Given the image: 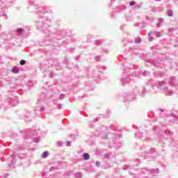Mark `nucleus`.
<instances>
[{
    "instance_id": "1",
    "label": "nucleus",
    "mask_w": 178,
    "mask_h": 178,
    "mask_svg": "<svg viewBox=\"0 0 178 178\" xmlns=\"http://www.w3.org/2000/svg\"><path fill=\"white\" fill-rule=\"evenodd\" d=\"M158 88L164 90L165 95L168 97H172V95H175V92H173V90H168V87L165 86V83H163V81H159Z\"/></svg>"
},
{
    "instance_id": "2",
    "label": "nucleus",
    "mask_w": 178,
    "mask_h": 178,
    "mask_svg": "<svg viewBox=\"0 0 178 178\" xmlns=\"http://www.w3.org/2000/svg\"><path fill=\"white\" fill-rule=\"evenodd\" d=\"M132 77H133V76H131V75H127L126 74H124L122 75V79H120L122 86H124V84H127V83H130V81H131V80H133Z\"/></svg>"
},
{
    "instance_id": "3",
    "label": "nucleus",
    "mask_w": 178,
    "mask_h": 178,
    "mask_svg": "<svg viewBox=\"0 0 178 178\" xmlns=\"http://www.w3.org/2000/svg\"><path fill=\"white\" fill-rule=\"evenodd\" d=\"M40 134H41V131H40V129H38L34 131L33 136L36 137V138H33V143H40Z\"/></svg>"
},
{
    "instance_id": "4",
    "label": "nucleus",
    "mask_w": 178,
    "mask_h": 178,
    "mask_svg": "<svg viewBox=\"0 0 178 178\" xmlns=\"http://www.w3.org/2000/svg\"><path fill=\"white\" fill-rule=\"evenodd\" d=\"M152 35H155L156 37H161V32H158L156 31L149 32L148 33L149 41H153L154 38L152 37Z\"/></svg>"
},
{
    "instance_id": "5",
    "label": "nucleus",
    "mask_w": 178,
    "mask_h": 178,
    "mask_svg": "<svg viewBox=\"0 0 178 178\" xmlns=\"http://www.w3.org/2000/svg\"><path fill=\"white\" fill-rule=\"evenodd\" d=\"M136 137L140 138V140H147L148 136H147V132H138L136 134Z\"/></svg>"
},
{
    "instance_id": "6",
    "label": "nucleus",
    "mask_w": 178,
    "mask_h": 178,
    "mask_svg": "<svg viewBox=\"0 0 178 178\" xmlns=\"http://www.w3.org/2000/svg\"><path fill=\"white\" fill-rule=\"evenodd\" d=\"M49 27V25L47 23L43 24V26L38 25V28L40 30H43L44 34H47V35H49V33H48V31H47V29Z\"/></svg>"
},
{
    "instance_id": "7",
    "label": "nucleus",
    "mask_w": 178,
    "mask_h": 178,
    "mask_svg": "<svg viewBox=\"0 0 178 178\" xmlns=\"http://www.w3.org/2000/svg\"><path fill=\"white\" fill-rule=\"evenodd\" d=\"M9 102L13 106H15V105L19 104V98L17 97H13L10 99Z\"/></svg>"
},
{
    "instance_id": "8",
    "label": "nucleus",
    "mask_w": 178,
    "mask_h": 178,
    "mask_svg": "<svg viewBox=\"0 0 178 178\" xmlns=\"http://www.w3.org/2000/svg\"><path fill=\"white\" fill-rule=\"evenodd\" d=\"M9 161H11L9 166L10 168H15V163H16V155L13 154L10 157H9Z\"/></svg>"
},
{
    "instance_id": "9",
    "label": "nucleus",
    "mask_w": 178,
    "mask_h": 178,
    "mask_svg": "<svg viewBox=\"0 0 178 178\" xmlns=\"http://www.w3.org/2000/svg\"><path fill=\"white\" fill-rule=\"evenodd\" d=\"M170 116H171V118H173L174 122H176V123H178V122H177V120H178V113L177 112L171 113Z\"/></svg>"
},
{
    "instance_id": "10",
    "label": "nucleus",
    "mask_w": 178,
    "mask_h": 178,
    "mask_svg": "<svg viewBox=\"0 0 178 178\" xmlns=\"http://www.w3.org/2000/svg\"><path fill=\"white\" fill-rule=\"evenodd\" d=\"M147 95V88L143 87L140 93V97H144Z\"/></svg>"
},
{
    "instance_id": "11",
    "label": "nucleus",
    "mask_w": 178,
    "mask_h": 178,
    "mask_svg": "<svg viewBox=\"0 0 178 178\" xmlns=\"http://www.w3.org/2000/svg\"><path fill=\"white\" fill-rule=\"evenodd\" d=\"M83 158L85 161H88V159H90V154H88V153H84L83 154Z\"/></svg>"
},
{
    "instance_id": "12",
    "label": "nucleus",
    "mask_w": 178,
    "mask_h": 178,
    "mask_svg": "<svg viewBox=\"0 0 178 178\" xmlns=\"http://www.w3.org/2000/svg\"><path fill=\"white\" fill-rule=\"evenodd\" d=\"M74 177L76 178H81L83 177V174H81V172H76L75 173Z\"/></svg>"
},
{
    "instance_id": "13",
    "label": "nucleus",
    "mask_w": 178,
    "mask_h": 178,
    "mask_svg": "<svg viewBox=\"0 0 178 178\" xmlns=\"http://www.w3.org/2000/svg\"><path fill=\"white\" fill-rule=\"evenodd\" d=\"M167 15L169 16L170 17H172V16H173V10H168L167 12Z\"/></svg>"
},
{
    "instance_id": "14",
    "label": "nucleus",
    "mask_w": 178,
    "mask_h": 178,
    "mask_svg": "<svg viewBox=\"0 0 178 178\" xmlns=\"http://www.w3.org/2000/svg\"><path fill=\"white\" fill-rule=\"evenodd\" d=\"M49 152H44L43 154H42V158H48V155H49Z\"/></svg>"
},
{
    "instance_id": "15",
    "label": "nucleus",
    "mask_w": 178,
    "mask_h": 178,
    "mask_svg": "<svg viewBox=\"0 0 178 178\" xmlns=\"http://www.w3.org/2000/svg\"><path fill=\"white\" fill-rule=\"evenodd\" d=\"M13 73H19V67H14L13 68Z\"/></svg>"
},
{
    "instance_id": "16",
    "label": "nucleus",
    "mask_w": 178,
    "mask_h": 178,
    "mask_svg": "<svg viewBox=\"0 0 178 178\" xmlns=\"http://www.w3.org/2000/svg\"><path fill=\"white\" fill-rule=\"evenodd\" d=\"M17 33L19 34H23V33H24V29H23L22 28H19L17 29Z\"/></svg>"
},
{
    "instance_id": "17",
    "label": "nucleus",
    "mask_w": 178,
    "mask_h": 178,
    "mask_svg": "<svg viewBox=\"0 0 178 178\" xmlns=\"http://www.w3.org/2000/svg\"><path fill=\"white\" fill-rule=\"evenodd\" d=\"M136 44H140L141 42V38H138L135 39Z\"/></svg>"
},
{
    "instance_id": "18",
    "label": "nucleus",
    "mask_w": 178,
    "mask_h": 178,
    "mask_svg": "<svg viewBox=\"0 0 178 178\" xmlns=\"http://www.w3.org/2000/svg\"><path fill=\"white\" fill-rule=\"evenodd\" d=\"M19 65H21V66H23V65H26V60H22L19 62Z\"/></svg>"
},
{
    "instance_id": "19",
    "label": "nucleus",
    "mask_w": 178,
    "mask_h": 178,
    "mask_svg": "<svg viewBox=\"0 0 178 178\" xmlns=\"http://www.w3.org/2000/svg\"><path fill=\"white\" fill-rule=\"evenodd\" d=\"M128 99H129V101H131L133 99H134V94H133L131 95V97H130V95L128 96Z\"/></svg>"
},
{
    "instance_id": "20",
    "label": "nucleus",
    "mask_w": 178,
    "mask_h": 178,
    "mask_svg": "<svg viewBox=\"0 0 178 178\" xmlns=\"http://www.w3.org/2000/svg\"><path fill=\"white\" fill-rule=\"evenodd\" d=\"M100 136L102 138H108V136L106 134H100Z\"/></svg>"
},
{
    "instance_id": "21",
    "label": "nucleus",
    "mask_w": 178,
    "mask_h": 178,
    "mask_svg": "<svg viewBox=\"0 0 178 178\" xmlns=\"http://www.w3.org/2000/svg\"><path fill=\"white\" fill-rule=\"evenodd\" d=\"M143 76H148L149 75V72L145 71L143 72Z\"/></svg>"
},
{
    "instance_id": "22",
    "label": "nucleus",
    "mask_w": 178,
    "mask_h": 178,
    "mask_svg": "<svg viewBox=\"0 0 178 178\" xmlns=\"http://www.w3.org/2000/svg\"><path fill=\"white\" fill-rule=\"evenodd\" d=\"M58 98L59 99H63L65 98V95L63 94L60 95Z\"/></svg>"
},
{
    "instance_id": "23",
    "label": "nucleus",
    "mask_w": 178,
    "mask_h": 178,
    "mask_svg": "<svg viewBox=\"0 0 178 178\" xmlns=\"http://www.w3.org/2000/svg\"><path fill=\"white\" fill-rule=\"evenodd\" d=\"M110 129H112L113 130H116V129H118V127H116L115 125H112L111 127H110Z\"/></svg>"
},
{
    "instance_id": "24",
    "label": "nucleus",
    "mask_w": 178,
    "mask_h": 178,
    "mask_svg": "<svg viewBox=\"0 0 178 178\" xmlns=\"http://www.w3.org/2000/svg\"><path fill=\"white\" fill-rule=\"evenodd\" d=\"M165 134H170V135L173 134V133L170 132V131H169V130L165 131Z\"/></svg>"
},
{
    "instance_id": "25",
    "label": "nucleus",
    "mask_w": 178,
    "mask_h": 178,
    "mask_svg": "<svg viewBox=\"0 0 178 178\" xmlns=\"http://www.w3.org/2000/svg\"><path fill=\"white\" fill-rule=\"evenodd\" d=\"M71 145H72V142L67 141V142L66 143V146H67V147H70Z\"/></svg>"
},
{
    "instance_id": "26",
    "label": "nucleus",
    "mask_w": 178,
    "mask_h": 178,
    "mask_svg": "<svg viewBox=\"0 0 178 178\" xmlns=\"http://www.w3.org/2000/svg\"><path fill=\"white\" fill-rule=\"evenodd\" d=\"M129 5H130V6H134V5H136V1H131L129 3Z\"/></svg>"
},
{
    "instance_id": "27",
    "label": "nucleus",
    "mask_w": 178,
    "mask_h": 178,
    "mask_svg": "<svg viewBox=\"0 0 178 178\" xmlns=\"http://www.w3.org/2000/svg\"><path fill=\"white\" fill-rule=\"evenodd\" d=\"M95 165H96V166L98 168V167L101 166V162H99V161H96Z\"/></svg>"
},
{
    "instance_id": "28",
    "label": "nucleus",
    "mask_w": 178,
    "mask_h": 178,
    "mask_svg": "<svg viewBox=\"0 0 178 178\" xmlns=\"http://www.w3.org/2000/svg\"><path fill=\"white\" fill-rule=\"evenodd\" d=\"M24 120L26 122H31V120L29 119V117H25Z\"/></svg>"
},
{
    "instance_id": "29",
    "label": "nucleus",
    "mask_w": 178,
    "mask_h": 178,
    "mask_svg": "<svg viewBox=\"0 0 178 178\" xmlns=\"http://www.w3.org/2000/svg\"><path fill=\"white\" fill-rule=\"evenodd\" d=\"M95 44H96L97 45H100V44H101V41H99V40H96Z\"/></svg>"
},
{
    "instance_id": "30",
    "label": "nucleus",
    "mask_w": 178,
    "mask_h": 178,
    "mask_svg": "<svg viewBox=\"0 0 178 178\" xmlns=\"http://www.w3.org/2000/svg\"><path fill=\"white\" fill-rule=\"evenodd\" d=\"M95 59H96L97 62H99V60H101V58L99 56H97L95 58Z\"/></svg>"
},
{
    "instance_id": "31",
    "label": "nucleus",
    "mask_w": 178,
    "mask_h": 178,
    "mask_svg": "<svg viewBox=\"0 0 178 178\" xmlns=\"http://www.w3.org/2000/svg\"><path fill=\"white\" fill-rule=\"evenodd\" d=\"M154 173H159V169L156 168V169L154 170Z\"/></svg>"
},
{
    "instance_id": "32",
    "label": "nucleus",
    "mask_w": 178,
    "mask_h": 178,
    "mask_svg": "<svg viewBox=\"0 0 178 178\" xmlns=\"http://www.w3.org/2000/svg\"><path fill=\"white\" fill-rule=\"evenodd\" d=\"M123 169H124V170H127V169H129V166L128 165H124Z\"/></svg>"
},
{
    "instance_id": "33",
    "label": "nucleus",
    "mask_w": 178,
    "mask_h": 178,
    "mask_svg": "<svg viewBox=\"0 0 178 178\" xmlns=\"http://www.w3.org/2000/svg\"><path fill=\"white\" fill-rule=\"evenodd\" d=\"M57 108H58V109H60L62 108V104H57Z\"/></svg>"
},
{
    "instance_id": "34",
    "label": "nucleus",
    "mask_w": 178,
    "mask_h": 178,
    "mask_svg": "<svg viewBox=\"0 0 178 178\" xmlns=\"http://www.w3.org/2000/svg\"><path fill=\"white\" fill-rule=\"evenodd\" d=\"M104 158L108 159V158H109V155H108V154H104Z\"/></svg>"
},
{
    "instance_id": "35",
    "label": "nucleus",
    "mask_w": 178,
    "mask_h": 178,
    "mask_svg": "<svg viewBox=\"0 0 178 178\" xmlns=\"http://www.w3.org/2000/svg\"><path fill=\"white\" fill-rule=\"evenodd\" d=\"M162 22H163V18H160V19H159V23H162Z\"/></svg>"
},
{
    "instance_id": "36",
    "label": "nucleus",
    "mask_w": 178,
    "mask_h": 178,
    "mask_svg": "<svg viewBox=\"0 0 178 178\" xmlns=\"http://www.w3.org/2000/svg\"><path fill=\"white\" fill-rule=\"evenodd\" d=\"M157 27H161V22H159V23L157 24Z\"/></svg>"
},
{
    "instance_id": "37",
    "label": "nucleus",
    "mask_w": 178,
    "mask_h": 178,
    "mask_svg": "<svg viewBox=\"0 0 178 178\" xmlns=\"http://www.w3.org/2000/svg\"><path fill=\"white\" fill-rule=\"evenodd\" d=\"M156 66H157V67H162L159 64H156Z\"/></svg>"
},
{
    "instance_id": "38",
    "label": "nucleus",
    "mask_w": 178,
    "mask_h": 178,
    "mask_svg": "<svg viewBox=\"0 0 178 178\" xmlns=\"http://www.w3.org/2000/svg\"><path fill=\"white\" fill-rule=\"evenodd\" d=\"M8 176H9V174H5L4 175V177H8Z\"/></svg>"
},
{
    "instance_id": "39",
    "label": "nucleus",
    "mask_w": 178,
    "mask_h": 178,
    "mask_svg": "<svg viewBox=\"0 0 178 178\" xmlns=\"http://www.w3.org/2000/svg\"><path fill=\"white\" fill-rule=\"evenodd\" d=\"M159 111H161V112H163V109L160 108Z\"/></svg>"
},
{
    "instance_id": "40",
    "label": "nucleus",
    "mask_w": 178,
    "mask_h": 178,
    "mask_svg": "<svg viewBox=\"0 0 178 178\" xmlns=\"http://www.w3.org/2000/svg\"><path fill=\"white\" fill-rule=\"evenodd\" d=\"M1 161H3V158H1Z\"/></svg>"
},
{
    "instance_id": "41",
    "label": "nucleus",
    "mask_w": 178,
    "mask_h": 178,
    "mask_svg": "<svg viewBox=\"0 0 178 178\" xmlns=\"http://www.w3.org/2000/svg\"><path fill=\"white\" fill-rule=\"evenodd\" d=\"M42 13H45V11H42Z\"/></svg>"
}]
</instances>
